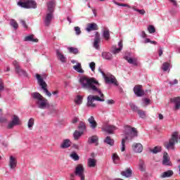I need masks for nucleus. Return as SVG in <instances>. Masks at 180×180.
<instances>
[{"mask_svg": "<svg viewBox=\"0 0 180 180\" xmlns=\"http://www.w3.org/2000/svg\"><path fill=\"white\" fill-rule=\"evenodd\" d=\"M79 82L83 89L93 91L94 94H98V95H100L101 96L99 97L98 96L89 95L87 97V106L89 108H96V104L94 103L95 101H97L98 102H105V98H103L102 91L96 86L99 85V82H98L95 78L83 76L80 77Z\"/></svg>", "mask_w": 180, "mask_h": 180, "instance_id": "nucleus-1", "label": "nucleus"}, {"mask_svg": "<svg viewBox=\"0 0 180 180\" xmlns=\"http://www.w3.org/2000/svg\"><path fill=\"white\" fill-rule=\"evenodd\" d=\"M124 138L121 141V151L126 150V141H131L134 137H137V129L129 125L124 127Z\"/></svg>", "mask_w": 180, "mask_h": 180, "instance_id": "nucleus-2", "label": "nucleus"}, {"mask_svg": "<svg viewBox=\"0 0 180 180\" xmlns=\"http://www.w3.org/2000/svg\"><path fill=\"white\" fill-rule=\"evenodd\" d=\"M31 98L39 109H47V108H50V104L47 98L43 97L39 93H32Z\"/></svg>", "mask_w": 180, "mask_h": 180, "instance_id": "nucleus-3", "label": "nucleus"}, {"mask_svg": "<svg viewBox=\"0 0 180 180\" xmlns=\"http://www.w3.org/2000/svg\"><path fill=\"white\" fill-rule=\"evenodd\" d=\"M56 6V0H51L48 4V9L45 18H44V23L45 26H50L53 18H54V7Z\"/></svg>", "mask_w": 180, "mask_h": 180, "instance_id": "nucleus-4", "label": "nucleus"}, {"mask_svg": "<svg viewBox=\"0 0 180 180\" xmlns=\"http://www.w3.org/2000/svg\"><path fill=\"white\" fill-rule=\"evenodd\" d=\"M178 132H174L168 142L165 143V147L167 150H175V144L178 143Z\"/></svg>", "mask_w": 180, "mask_h": 180, "instance_id": "nucleus-5", "label": "nucleus"}, {"mask_svg": "<svg viewBox=\"0 0 180 180\" xmlns=\"http://www.w3.org/2000/svg\"><path fill=\"white\" fill-rule=\"evenodd\" d=\"M18 5L25 9H36L37 8V4L34 0H20L18 1Z\"/></svg>", "mask_w": 180, "mask_h": 180, "instance_id": "nucleus-6", "label": "nucleus"}, {"mask_svg": "<svg viewBox=\"0 0 180 180\" xmlns=\"http://www.w3.org/2000/svg\"><path fill=\"white\" fill-rule=\"evenodd\" d=\"M36 78L38 81V84H39V86L41 87V89H43V91L46 94V95H47V96H49L50 98V96H51V93L50 91H49V89H47V83H46V82L43 79V77H41V75H40L39 74H37Z\"/></svg>", "mask_w": 180, "mask_h": 180, "instance_id": "nucleus-7", "label": "nucleus"}, {"mask_svg": "<svg viewBox=\"0 0 180 180\" xmlns=\"http://www.w3.org/2000/svg\"><path fill=\"white\" fill-rule=\"evenodd\" d=\"M85 169L82 165H77L75 168V174L80 178V180H85Z\"/></svg>", "mask_w": 180, "mask_h": 180, "instance_id": "nucleus-8", "label": "nucleus"}, {"mask_svg": "<svg viewBox=\"0 0 180 180\" xmlns=\"http://www.w3.org/2000/svg\"><path fill=\"white\" fill-rule=\"evenodd\" d=\"M13 65H14L15 68V72L18 74V75H20L21 77H27V73H26V71L20 68V65H19V62L14 60L13 62Z\"/></svg>", "mask_w": 180, "mask_h": 180, "instance_id": "nucleus-9", "label": "nucleus"}, {"mask_svg": "<svg viewBox=\"0 0 180 180\" xmlns=\"http://www.w3.org/2000/svg\"><path fill=\"white\" fill-rule=\"evenodd\" d=\"M103 78L106 84H114L115 86H117L119 85V83H117L116 77H115V76L110 74L105 75Z\"/></svg>", "mask_w": 180, "mask_h": 180, "instance_id": "nucleus-10", "label": "nucleus"}, {"mask_svg": "<svg viewBox=\"0 0 180 180\" xmlns=\"http://www.w3.org/2000/svg\"><path fill=\"white\" fill-rule=\"evenodd\" d=\"M20 124V119L18 115H13L11 119V122H10L8 124L7 129H13L15 126H18Z\"/></svg>", "mask_w": 180, "mask_h": 180, "instance_id": "nucleus-11", "label": "nucleus"}, {"mask_svg": "<svg viewBox=\"0 0 180 180\" xmlns=\"http://www.w3.org/2000/svg\"><path fill=\"white\" fill-rule=\"evenodd\" d=\"M101 43V34L96 32L94 37V47L96 50H99V44Z\"/></svg>", "mask_w": 180, "mask_h": 180, "instance_id": "nucleus-12", "label": "nucleus"}, {"mask_svg": "<svg viewBox=\"0 0 180 180\" xmlns=\"http://www.w3.org/2000/svg\"><path fill=\"white\" fill-rule=\"evenodd\" d=\"M124 58L127 61V63H129V64H132L135 67H137V65H139V62L137 61V58H131L129 56H124Z\"/></svg>", "mask_w": 180, "mask_h": 180, "instance_id": "nucleus-13", "label": "nucleus"}, {"mask_svg": "<svg viewBox=\"0 0 180 180\" xmlns=\"http://www.w3.org/2000/svg\"><path fill=\"white\" fill-rule=\"evenodd\" d=\"M134 92L136 96H143L144 95V91H143L141 85H136L134 88Z\"/></svg>", "mask_w": 180, "mask_h": 180, "instance_id": "nucleus-14", "label": "nucleus"}, {"mask_svg": "<svg viewBox=\"0 0 180 180\" xmlns=\"http://www.w3.org/2000/svg\"><path fill=\"white\" fill-rule=\"evenodd\" d=\"M16 165H18V160H16V158L13 156H10L8 166L11 169H15L16 168Z\"/></svg>", "mask_w": 180, "mask_h": 180, "instance_id": "nucleus-15", "label": "nucleus"}, {"mask_svg": "<svg viewBox=\"0 0 180 180\" xmlns=\"http://www.w3.org/2000/svg\"><path fill=\"white\" fill-rule=\"evenodd\" d=\"M56 56L58 60H60L63 63V64L67 63V58L65 57L64 54H63V53L58 49L56 50Z\"/></svg>", "mask_w": 180, "mask_h": 180, "instance_id": "nucleus-16", "label": "nucleus"}, {"mask_svg": "<svg viewBox=\"0 0 180 180\" xmlns=\"http://www.w3.org/2000/svg\"><path fill=\"white\" fill-rule=\"evenodd\" d=\"M132 150L135 153H141L143 151V145H141V143H134L132 145Z\"/></svg>", "mask_w": 180, "mask_h": 180, "instance_id": "nucleus-17", "label": "nucleus"}, {"mask_svg": "<svg viewBox=\"0 0 180 180\" xmlns=\"http://www.w3.org/2000/svg\"><path fill=\"white\" fill-rule=\"evenodd\" d=\"M117 128L114 125H107L105 128L103 129V130L109 134H113V131L117 130Z\"/></svg>", "mask_w": 180, "mask_h": 180, "instance_id": "nucleus-18", "label": "nucleus"}, {"mask_svg": "<svg viewBox=\"0 0 180 180\" xmlns=\"http://www.w3.org/2000/svg\"><path fill=\"white\" fill-rule=\"evenodd\" d=\"M98 24L95 22L89 23L86 28V32H92L94 30H98Z\"/></svg>", "mask_w": 180, "mask_h": 180, "instance_id": "nucleus-19", "label": "nucleus"}, {"mask_svg": "<svg viewBox=\"0 0 180 180\" xmlns=\"http://www.w3.org/2000/svg\"><path fill=\"white\" fill-rule=\"evenodd\" d=\"M102 37L105 40H110V32L108 27H104L103 30Z\"/></svg>", "mask_w": 180, "mask_h": 180, "instance_id": "nucleus-20", "label": "nucleus"}, {"mask_svg": "<svg viewBox=\"0 0 180 180\" xmlns=\"http://www.w3.org/2000/svg\"><path fill=\"white\" fill-rule=\"evenodd\" d=\"M71 147V141L70 139H64L60 144V148L65 149Z\"/></svg>", "mask_w": 180, "mask_h": 180, "instance_id": "nucleus-21", "label": "nucleus"}, {"mask_svg": "<svg viewBox=\"0 0 180 180\" xmlns=\"http://www.w3.org/2000/svg\"><path fill=\"white\" fill-rule=\"evenodd\" d=\"M170 101L173 103H174L175 109L178 110L180 108V98L179 97H176L174 98H171Z\"/></svg>", "mask_w": 180, "mask_h": 180, "instance_id": "nucleus-22", "label": "nucleus"}, {"mask_svg": "<svg viewBox=\"0 0 180 180\" xmlns=\"http://www.w3.org/2000/svg\"><path fill=\"white\" fill-rule=\"evenodd\" d=\"M163 165H171V161L169 160V157L168 156V153L165 152L163 155Z\"/></svg>", "mask_w": 180, "mask_h": 180, "instance_id": "nucleus-23", "label": "nucleus"}, {"mask_svg": "<svg viewBox=\"0 0 180 180\" xmlns=\"http://www.w3.org/2000/svg\"><path fill=\"white\" fill-rule=\"evenodd\" d=\"M88 122L90 124V127H91V129H96V126H98V123H96V121H95V118L94 117V116H91L88 119Z\"/></svg>", "mask_w": 180, "mask_h": 180, "instance_id": "nucleus-24", "label": "nucleus"}, {"mask_svg": "<svg viewBox=\"0 0 180 180\" xmlns=\"http://www.w3.org/2000/svg\"><path fill=\"white\" fill-rule=\"evenodd\" d=\"M87 165L89 168H95L96 167V160L94 158H89Z\"/></svg>", "mask_w": 180, "mask_h": 180, "instance_id": "nucleus-25", "label": "nucleus"}, {"mask_svg": "<svg viewBox=\"0 0 180 180\" xmlns=\"http://www.w3.org/2000/svg\"><path fill=\"white\" fill-rule=\"evenodd\" d=\"M131 174H132V171L131 169L128 168L124 171H122L121 172V174L122 175V176H125V178H130V176H131Z\"/></svg>", "mask_w": 180, "mask_h": 180, "instance_id": "nucleus-26", "label": "nucleus"}, {"mask_svg": "<svg viewBox=\"0 0 180 180\" xmlns=\"http://www.w3.org/2000/svg\"><path fill=\"white\" fill-rule=\"evenodd\" d=\"M118 48H115L112 51L113 54H117V53H120V51H122V49H123V42H122V41L118 43Z\"/></svg>", "mask_w": 180, "mask_h": 180, "instance_id": "nucleus-27", "label": "nucleus"}, {"mask_svg": "<svg viewBox=\"0 0 180 180\" xmlns=\"http://www.w3.org/2000/svg\"><path fill=\"white\" fill-rule=\"evenodd\" d=\"M73 69L75 71H77V72H79V74H84V70H82V66H81L80 63H78L76 65H74Z\"/></svg>", "mask_w": 180, "mask_h": 180, "instance_id": "nucleus-28", "label": "nucleus"}, {"mask_svg": "<svg viewBox=\"0 0 180 180\" xmlns=\"http://www.w3.org/2000/svg\"><path fill=\"white\" fill-rule=\"evenodd\" d=\"M174 175V172L172 170H168L167 172H163L160 178H169V176H172Z\"/></svg>", "mask_w": 180, "mask_h": 180, "instance_id": "nucleus-29", "label": "nucleus"}, {"mask_svg": "<svg viewBox=\"0 0 180 180\" xmlns=\"http://www.w3.org/2000/svg\"><path fill=\"white\" fill-rule=\"evenodd\" d=\"M34 35L32 34L30 36H27L25 37V41H32V43H37L39 41V39H34Z\"/></svg>", "mask_w": 180, "mask_h": 180, "instance_id": "nucleus-30", "label": "nucleus"}, {"mask_svg": "<svg viewBox=\"0 0 180 180\" xmlns=\"http://www.w3.org/2000/svg\"><path fill=\"white\" fill-rule=\"evenodd\" d=\"M171 66V64L169 63H164L162 65V70L164 71V72H169V67Z\"/></svg>", "mask_w": 180, "mask_h": 180, "instance_id": "nucleus-31", "label": "nucleus"}, {"mask_svg": "<svg viewBox=\"0 0 180 180\" xmlns=\"http://www.w3.org/2000/svg\"><path fill=\"white\" fill-rule=\"evenodd\" d=\"M104 143L108 144L109 146H113L115 144V140L112 139L110 136H107L104 139Z\"/></svg>", "mask_w": 180, "mask_h": 180, "instance_id": "nucleus-32", "label": "nucleus"}, {"mask_svg": "<svg viewBox=\"0 0 180 180\" xmlns=\"http://www.w3.org/2000/svg\"><path fill=\"white\" fill-rule=\"evenodd\" d=\"M112 158L114 164H119L120 162V158L117 155V153H113Z\"/></svg>", "mask_w": 180, "mask_h": 180, "instance_id": "nucleus-33", "label": "nucleus"}, {"mask_svg": "<svg viewBox=\"0 0 180 180\" xmlns=\"http://www.w3.org/2000/svg\"><path fill=\"white\" fill-rule=\"evenodd\" d=\"M102 57L105 60H112V53L109 52H103Z\"/></svg>", "mask_w": 180, "mask_h": 180, "instance_id": "nucleus-34", "label": "nucleus"}, {"mask_svg": "<svg viewBox=\"0 0 180 180\" xmlns=\"http://www.w3.org/2000/svg\"><path fill=\"white\" fill-rule=\"evenodd\" d=\"M98 138L96 136H93L88 139L89 144H94V143H98Z\"/></svg>", "mask_w": 180, "mask_h": 180, "instance_id": "nucleus-35", "label": "nucleus"}, {"mask_svg": "<svg viewBox=\"0 0 180 180\" xmlns=\"http://www.w3.org/2000/svg\"><path fill=\"white\" fill-rule=\"evenodd\" d=\"M84 132H82V131H75L73 134V137L75 140H78V139H79V137L82 136Z\"/></svg>", "mask_w": 180, "mask_h": 180, "instance_id": "nucleus-36", "label": "nucleus"}, {"mask_svg": "<svg viewBox=\"0 0 180 180\" xmlns=\"http://www.w3.org/2000/svg\"><path fill=\"white\" fill-rule=\"evenodd\" d=\"M161 150V146H155L153 149L149 148V151H150V153H153V154L160 153Z\"/></svg>", "mask_w": 180, "mask_h": 180, "instance_id": "nucleus-37", "label": "nucleus"}, {"mask_svg": "<svg viewBox=\"0 0 180 180\" xmlns=\"http://www.w3.org/2000/svg\"><path fill=\"white\" fill-rule=\"evenodd\" d=\"M10 25L12 26V27H13V29H15V30H18V27H19V25L14 19H11L10 20Z\"/></svg>", "mask_w": 180, "mask_h": 180, "instance_id": "nucleus-38", "label": "nucleus"}, {"mask_svg": "<svg viewBox=\"0 0 180 180\" xmlns=\"http://www.w3.org/2000/svg\"><path fill=\"white\" fill-rule=\"evenodd\" d=\"M33 126H34V119L30 118L27 123V127L30 130H32L33 129Z\"/></svg>", "mask_w": 180, "mask_h": 180, "instance_id": "nucleus-39", "label": "nucleus"}, {"mask_svg": "<svg viewBox=\"0 0 180 180\" xmlns=\"http://www.w3.org/2000/svg\"><path fill=\"white\" fill-rule=\"evenodd\" d=\"M86 129V125H85V122H80L79 124V129L80 131H82L84 133Z\"/></svg>", "mask_w": 180, "mask_h": 180, "instance_id": "nucleus-40", "label": "nucleus"}, {"mask_svg": "<svg viewBox=\"0 0 180 180\" xmlns=\"http://www.w3.org/2000/svg\"><path fill=\"white\" fill-rule=\"evenodd\" d=\"M83 99L84 98L82 97V96L78 95L75 99V102L77 105H81V103H82Z\"/></svg>", "mask_w": 180, "mask_h": 180, "instance_id": "nucleus-41", "label": "nucleus"}, {"mask_svg": "<svg viewBox=\"0 0 180 180\" xmlns=\"http://www.w3.org/2000/svg\"><path fill=\"white\" fill-rule=\"evenodd\" d=\"M70 157H71V158H72V160H74V161H79V156L75 152H72L70 154Z\"/></svg>", "mask_w": 180, "mask_h": 180, "instance_id": "nucleus-42", "label": "nucleus"}, {"mask_svg": "<svg viewBox=\"0 0 180 180\" xmlns=\"http://www.w3.org/2000/svg\"><path fill=\"white\" fill-rule=\"evenodd\" d=\"M138 115L140 117H141V119H146V111L143 110H138Z\"/></svg>", "mask_w": 180, "mask_h": 180, "instance_id": "nucleus-43", "label": "nucleus"}, {"mask_svg": "<svg viewBox=\"0 0 180 180\" xmlns=\"http://www.w3.org/2000/svg\"><path fill=\"white\" fill-rule=\"evenodd\" d=\"M69 52L72 53V54H78V49L74 47L68 48Z\"/></svg>", "mask_w": 180, "mask_h": 180, "instance_id": "nucleus-44", "label": "nucleus"}, {"mask_svg": "<svg viewBox=\"0 0 180 180\" xmlns=\"http://www.w3.org/2000/svg\"><path fill=\"white\" fill-rule=\"evenodd\" d=\"M129 106H130L131 110H133V112H138L139 110H140V109H139V107L136 106V105L133 104V103H131L129 105Z\"/></svg>", "mask_w": 180, "mask_h": 180, "instance_id": "nucleus-45", "label": "nucleus"}, {"mask_svg": "<svg viewBox=\"0 0 180 180\" xmlns=\"http://www.w3.org/2000/svg\"><path fill=\"white\" fill-rule=\"evenodd\" d=\"M148 30L149 33H151V34L155 33V27H154V26H153V25H149L148 27Z\"/></svg>", "mask_w": 180, "mask_h": 180, "instance_id": "nucleus-46", "label": "nucleus"}, {"mask_svg": "<svg viewBox=\"0 0 180 180\" xmlns=\"http://www.w3.org/2000/svg\"><path fill=\"white\" fill-rule=\"evenodd\" d=\"M139 169L141 171L144 170V160H139Z\"/></svg>", "mask_w": 180, "mask_h": 180, "instance_id": "nucleus-47", "label": "nucleus"}, {"mask_svg": "<svg viewBox=\"0 0 180 180\" xmlns=\"http://www.w3.org/2000/svg\"><path fill=\"white\" fill-rule=\"evenodd\" d=\"M75 32L76 33L77 36H79V34H81L82 32H81V28L79 27H75Z\"/></svg>", "mask_w": 180, "mask_h": 180, "instance_id": "nucleus-48", "label": "nucleus"}, {"mask_svg": "<svg viewBox=\"0 0 180 180\" xmlns=\"http://www.w3.org/2000/svg\"><path fill=\"white\" fill-rule=\"evenodd\" d=\"M143 102L144 103L143 106H147V105H150V99H148L147 98H143Z\"/></svg>", "mask_w": 180, "mask_h": 180, "instance_id": "nucleus-49", "label": "nucleus"}, {"mask_svg": "<svg viewBox=\"0 0 180 180\" xmlns=\"http://www.w3.org/2000/svg\"><path fill=\"white\" fill-rule=\"evenodd\" d=\"M95 62H91L89 64V67L91 68V71H95V67H96Z\"/></svg>", "mask_w": 180, "mask_h": 180, "instance_id": "nucleus-50", "label": "nucleus"}, {"mask_svg": "<svg viewBox=\"0 0 180 180\" xmlns=\"http://www.w3.org/2000/svg\"><path fill=\"white\" fill-rule=\"evenodd\" d=\"M145 43H150V44H157V41H151L150 39H148V38H146V39H145Z\"/></svg>", "mask_w": 180, "mask_h": 180, "instance_id": "nucleus-51", "label": "nucleus"}, {"mask_svg": "<svg viewBox=\"0 0 180 180\" xmlns=\"http://www.w3.org/2000/svg\"><path fill=\"white\" fill-rule=\"evenodd\" d=\"M134 11H135L136 12H139V13H140L141 15H144V13H146V11H144V9L140 10L134 8Z\"/></svg>", "mask_w": 180, "mask_h": 180, "instance_id": "nucleus-52", "label": "nucleus"}, {"mask_svg": "<svg viewBox=\"0 0 180 180\" xmlns=\"http://www.w3.org/2000/svg\"><path fill=\"white\" fill-rule=\"evenodd\" d=\"M20 22L22 25L23 27L27 29V25H26V22L25 20H20Z\"/></svg>", "mask_w": 180, "mask_h": 180, "instance_id": "nucleus-53", "label": "nucleus"}, {"mask_svg": "<svg viewBox=\"0 0 180 180\" xmlns=\"http://www.w3.org/2000/svg\"><path fill=\"white\" fill-rule=\"evenodd\" d=\"M169 1L174 5V6H178V3L176 2V0H169Z\"/></svg>", "mask_w": 180, "mask_h": 180, "instance_id": "nucleus-54", "label": "nucleus"}, {"mask_svg": "<svg viewBox=\"0 0 180 180\" xmlns=\"http://www.w3.org/2000/svg\"><path fill=\"white\" fill-rule=\"evenodd\" d=\"M4 89V82L0 79V91H3Z\"/></svg>", "mask_w": 180, "mask_h": 180, "instance_id": "nucleus-55", "label": "nucleus"}, {"mask_svg": "<svg viewBox=\"0 0 180 180\" xmlns=\"http://www.w3.org/2000/svg\"><path fill=\"white\" fill-rule=\"evenodd\" d=\"M162 48L160 47L159 51H158V54H159V57H161L162 56Z\"/></svg>", "mask_w": 180, "mask_h": 180, "instance_id": "nucleus-56", "label": "nucleus"}, {"mask_svg": "<svg viewBox=\"0 0 180 180\" xmlns=\"http://www.w3.org/2000/svg\"><path fill=\"white\" fill-rule=\"evenodd\" d=\"M169 84L170 85H175V84H178V80H177L176 79H175L174 80V82H169Z\"/></svg>", "mask_w": 180, "mask_h": 180, "instance_id": "nucleus-57", "label": "nucleus"}, {"mask_svg": "<svg viewBox=\"0 0 180 180\" xmlns=\"http://www.w3.org/2000/svg\"><path fill=\"white\" fill-rule=\"evenodd\" d=\"M98 71L99 72H101L103 77L106 75V74H105V72L102 71V69H101V68H98Z\"/></svg>", "mask_w": 180, "mask_h": 180, "instance_id": "nucleus-58", "label": "nucleus"}, {"mask_svg": "<svg viewBox=\"0 0 180 180\" xmlns=\"http://www.w3.org/2000/svg\"><path fill=\"white\" fill-rule=\"evenodd\" d=\"M107 103H108V105H113V103H115V101H113V100H108L107 101Z\"/></svg>", "mask_w": 180, "mask_h": 180, "instance_id": "nucleus-59", "label": "nucleus"}, {"mask_svg": "<svg viewBox=\"0 0 180 180\" xmlns=\"http://www.w3.org/2000/svg\"><path fill=\"white\" fill-rule=\"evenodd\" d=\"M77 122H78V117H75L72 119V123H77Z\"/></svg>", "mask_w": 180, "mask_h": 180, "instance_id": "nucleus-60", "label": "nucleus"}, {"mask_svg": "<svg viewBox=\"0 0 180 180\" xmlns=\"http://www.w3.org/2000/svg\"><path fill=\"white\" fill-rule=\"evenodd\" d=\"M141 34H142V37H143V38L147 37V34H146V32L142 31Z\"/></svg>", "mask_w": 180, "mask_h": 180, "instance_id": "nucleus-61", "label": "nucleus"}, {"mask_svg": "<svg viewBox=\"0 0 180 180\" xmlns=\"http://www.w3.org/2000/svg\"><path fill=\"white\" fill-rule=\"evenodd\" d=\"M119 6H127L128 8H130V6L127 4H120Z\"/></svg>", "mask_w": 180, "mask_h": 180, "instance_id": "nucleus-62", "label": "nucleus"}, {"mask_svg": "<svg viewBox=\"0 0 180 180\" xmlns=\"http://www.w3.org/2000/svg\"><path fill=\"white\" fill-rule=\"evenodd\" d=\"M73 148H75V150H79V146L78 145H73Z\"/></svg>", "mask_w": 180, "mask_h": 180, "instance_id": "nucleus-63", "label": "nucleus"}, {"mask_svg": "<svg viewBox=\"0 0 180 180\" xmlns=\"http://www.w3.org/2000/svg\"><path fill=\"white\" fill-rule=\"evenodd\" d=\"M75 178V174H70V179H74Z\"/></svg>", "mask_w": 180, "mask_h": 180, "instance_id": "nucleus-64", "label": "nucleus"}]
</instances>
